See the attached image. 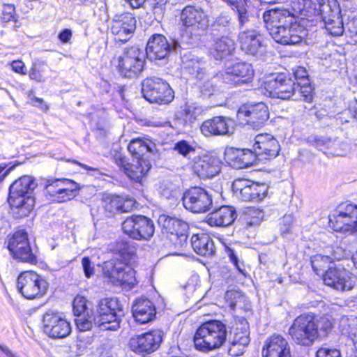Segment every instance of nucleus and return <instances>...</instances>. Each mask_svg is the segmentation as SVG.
<instances>
[{"instance_id":"obj_1","label":"nucleus","mask_w":357,"mask_h":357,"mask_svg":"<svg viewBox=\"0 0 357 357\" xmlns=\"http://www.w3.org/2000/svg\"><path fill=\"white\" fill-rule=\"evenodd\" d=\"M116 250L122 261L111 260L105 264L103 273L114 285L132 288L136 284L135 271L127 263L135 254V247L126 241L116 243Z\"/></svg>"},{"instance_id":"obj_2","label":"nucleus","mask_w":357,"mask_h":357,"mask_svg":"<svg viewBox=\"0 0 357 357\" xmlns=\"http://www.w3.org/2000/svg\"><path fill=\"white\" fill-rule=\"evenodd\" d=\"M123 315L119 300L116 298H106L99 301L93 320L101 331H116L120 328Z\"/></svg>"},{"instance_id":"obj_3","label":"nucleus","mask_w":357,"mask_h":357,"mask_svg":"<svg viewBox=\"0 0 357 357\" xmlns=\"http://www.w3.org/2000/svg\"><path fill=\"white\" fill-rule=\"evenodd\" d=\"M37 184L35 179L24 176L14 181L9 188L8 202L12 207L19 208L23 215H27L33 209L34 199L30 196Z\"/></svg>"},{"instance_id":"obj_4","label":"nucleus","mask_w":357,"mask_h":357,"mask_svg":"<svg viewBox=\"0 0 357 357\" xmlns=\"http://www.w3.org/2000/svg\"><path fill=\"white\" fill-rule=\"evenodd\" d=\"M146 54L143 49L137 46L126 48L122 54L114 57L112 64L119 74L126 77L138 76L144 69Z\"/></svg>"},{"instance_id":"obj_5","label":"nucleus","mask_w":357,"mask_h":357,"mask_svg":"<svg viewBox=\"0 0 357 357\" xmlns=\"http://www.w3.org/2000/svg\"><path fill=\"white\" fill-rule=\"evenodd\" d=\"M195 347L202 351L220 347L223 344V324L217 320L204 323L194 336Z\"/></svg>"},{"instance_id":"obj_6","label":"nucleus","mask_w":357,"mask_h":357,"mask_svg":"<svg viewBox=\"0 0 357 357\" xmlns=\"http://www.w3.org/2000/svg\"><path fill=\"white\" fill-rule=\"evenodd\" d=\"M329 226L335 231H357V205L350 203L340 204L335 213L330 215Z\"/></svg>"},{"instance_id":"obj_7","label":"nucleus","mask_w":357,"mask_h":357,"mask_svg":"<svg viewBox=\"0 0 357 357\" xmlns=\"http://www.w3.org/2000/svg\"><path fill=\"white\" fill-rule=\"evenodd\" d=\"M144 98L151 103L168 104L174 99V91L169 84L156 77L145 79L142 82Z\"/></svg>"},{"instance_id":"obj_8","label":"nucleus","mask_w":357,"mask_h":357,"mask_svg":"<svg viewBox=\"0 0 357 357\" xmlns=\"http://www.w3.org/2000/svg\"><path fill=\"white\" fill-rule=\"evenodd\" d=\"M289 335L298 344L309 346L317 338L314 316L303 314L298 316L289 328Z\"/></svg>"},{"instance_id":"obj_9","label":"nucleus","mask_w":357,"mask_h":357,"mask_svg":"<svg viewBox=\"0 0 357 357\" xmlns=\"http://www.w3.org/2000/svg\"><path fill=\"white\" fill-rule=\"evenodd\" d=\"M47 282L33 271H25L18 276L17 288L28 299L43 296L47 291Z\"/></svg>"},{"instance_id":"obj_10","label":"nucleus","mask_w":357,"mask_h":357,"mask_svg":"<svg viewBox=\"0 0 357 357\" xmlns=\"http://www.w3.org/2000/svg\"><path fill=\"white\" fill-rule=\"evenodd\" d=\"M255 71L251 63L238 59L225 62V83L238 86L251 82Z\"/></svg>"},{"instance_id":"obj_11","label":"nucleus","mask_w":357,"mask_h":357,"mask_svg":"<svg viewBox=\"0 0 357 357\" xmlns=\"http://www.w3.org/2000/svg\"><path fill=\"white\" fill-rule=\"evenodd\" d=\"M78 184L69 179L51 178L45 182V194L52 202L61 203L74 198L77 192Z\"/></svg>"},{"instance_id":"obj_12","label":"nucleus","mask_w":357,"mask_h":357,"mask_svg":"<svg viewBox=\"0 0 357 357\" xmlns=\"http://www.w3.org/2000/svg\"><path fill=\"white\" fill-rule=\"evenodd\" d=\"M123 232L135 240H149L155 231L153 222L144 215H132L122 223Z\"/></svg>"},{"instance_id":"obj_13","label":"nucleus","mask_w":357,"mask_h":357,"mask_svg":"<svg viewBox=\"0 0 357 357\" xmlns=\"http://www.w3.org/2000/svg\"><path fill=\"white\" fill-rule=\"evenodd\" d=\"M7 248L13 257L23 262L34 264L37 262L32 252L27 233L24 229L15 231L10 238Z\"/></svg>"},{"instance_id":"obj_14","label":"nucleus","mask_w":357,"mask_h":357,"mask_svg":"<svg viewBox=\"0 0 357 357\" xmlns=\"http://www.w3.org/2000/svg\"><path fill=\"white\" fill-rule=\"evenodd\" d=\"M43 329L45 334L53 339L65 338L72 331L70 322L58 312L52 310H49L44 314Z\"/></svg>"},{"instance_id":"obj_15","label":"nucleus","mask_w":357,"mask_h":357,"mask_svg":"<svg viewBox=\"0 0 357 357\" xmlns=\"http://www.w3.org/2000/svg\"><path fill=\"white\" fill-rule=\"evenodd\" d=\"M264 87L273 98L287 100L296 94L295 80L283 73L268 79L265 82Z\"/></svg>"},{"instance_id":"obj_16","label":"nucleus","mask_w":357,"mask_h":357,"mask_svg":"<svg viewBox=\"0 0 357 357\" xmlns=\"http://www.w3.org/2000/svg\"><path fill=\"white\" fill-rule=\"evenodd\" d=\"M231 190L234 195L245 202H258L266 197L268 186L264 183H256L248 180L238 179L233 182Z\"/></svg>"},{"instance_id":"obj_17","label":"nucleus","mask_w":357,"mask_h":357,"mask_svg":"<svg viewBox=\"0 0 357 357\" xmlns=\"http://www.w3.org/2000/svg\"><path fill=\"white\" fill-rule=\"evenodd\" d=\"M183 206L195 213H204L210 208L212 199L208 192L200 187L187 190L183 196Z\"/></svg>"},{"instance_id":"obj_18","label":"nucleus","mask_w":357,"mask_h":357,"mask_svg":"<svg viewBox=\"0 0 357 357\" xmlns=\"http://www.w3.org/2000/svg\"><path fill=\"white\" fill-rule=\"evenodd\" d=\"M136 28V20L132 13L115 15L110 22V31L116 41L127 42Z\"/></svg>"},{"instance_id":"obj_19","label":"nucleus","mask_w":357,"mask_h":357,"mask_svg":"<svg viewBox=\"0 0 357 357\" xmlns=\"http://www.w3.org/2000/svg\"><path fill=\"white\" fill-rule=\"evenodd\" d=\"M163 332L160 330H153L130 338V349L138 354L151 353L156 351L162 341Z\"/></svg>"},{"instance_id":"obj_20","label":"nucleus","mask_w":357,"mask_h":357,"mask_svg":"<svg viewBox=\"0 0 357 357\" xmlns=\"http://www.w3.org/2000/svg\"><path fill=\"white\" fill-rule=\"evenodd\" d=\"M270 34L275 42L282 45H297L307 36V30L296 22L282 28L275 27Z\"/></svg>"},{"instance_id":"obj_21","label":"nucleus","mask_w":357,"mask_h":357,"mask_svg":"<svg viewBox=\"0 0 357 357\" xmlns=\"http://www.w3.org/2000/svg\"><path fill=\"white\" fill-rule=\"evenodd\" d=\"M263 20L269 33L273 28H282L298 22V17L287 8L278 7L266 10Z\"/></svg>"},{"instance_id":"obj_22","label":"nucleus","mask_w":357,"mask_h":357,"mask_svg":"<svg viewBox=\"0 0 357 357\" xmlns=\"http://www.w3.org/2000/svg\"><path fill=\"white\" fill-rule=\"evenodd\" d=\"M114 160L116 164L123 168L128 177L136 182H140L151 167L150 162L146 158L133 159L132 163H128L125 157L116 154Z\"/></svg>"},{"instance_id":"obj_23","label":"nucleus","mask_w":357,"mask_h":357,"mask_svg":"<svg viewBox=\"0 0 357 357\" xmlns=\"http://www.w3.org/2000/svg\"><path fill=\"white\" fill-rule=\"evenodd\" d=\"M238 116L254 128L261 126L268 119V111L266 105L258 102L255 105H243L238 111Z\"/></svg>"},{"instance_id":"obj_24","label":"nucleus","mask_w":357,"mask_h":357,"mask_svg":"<svg viewBox=\"0 0 357 357\" xmlns=\"http://www.w3.org/2000/svg\"><path fill=\"white\" fill-rule=\"evenodd\" d=\"M280 149L278 141L271 134H259L255 138L253 150L259 156V160L274 158L278 155Z\"/></svg>"},{"instance_id":"obj_25","label":"nucleus","mask_w":357,"mask_h":357,"mask_svg":"<svg viewBox=\"0 0 357 357\" xmlns=\"http://www.w3.org/2000/svg\"><path fill=\"white\" fill-rule=\"evenodd\" d=\"M325 284L337 291L351 290L355 283V278L345 269L330 268L324 275Z\"/></svg>"},{"instance_id":"obj_26","label":"nucleus","mask_w":357,"mask_h":357,"mask_svg":"<svg viewBox=\"0 0 357 357\" xmlns=\"http://www.w3.org/2000/svg\"><path fill=\"white\" fill-rule=\"evenodd\" d=\"M238 38L241 50L247 54L255 56L262 55L265 47L259 32L255 29H246L240 32Z\"/></svg>"},{"instance_id":"obj_27","label":"nucleus","mask_w":357,"mask_h":357,"mask_svg":"<svg viewBox=\"0 0 357 357\" xmlns=\"http://www.w3.org/2000/svg\"><path fill=\"white\" fill-rule=\"evenodd\" d=\"M262 357H291L290 345L282 335H273L264 342Z\"/></svg>"},{"instance_id":"obj_28","label":"nucleus","mask_w":357,"mask_h":357,"mask_svg":"<svg viewBox=\"0 0 357 357\" xmlns=\"http://www.w3.org/2000/svg\"><path fill=\"white\" fill-rule=\"evenodd\" d=\"M183 25L190 28L192 31L204 30L208 26V19L204 12L194 6L185 7L181 14Z\"/></svg>"},{"instance_id":"obj_29","label":"nucleus","mask_w":357,"mask_h":357,"mask_svg":"<svg viewBox=\"0 0 357 357\" xmlns=\"http://www.w3.org/2000/svg\"><path fill=\"white\" fill-rule=\"evenodd\" d=\"M193 169L201 178H212L220 172L221 162L215 156L205 155L195 162Z\"/></svg>"},{"instance_id":"obj_30","label":"nucleus","mask_w":357,"mask_h":357,"mask_svg":"<svg viewBox=\"0 0 357 357\" xmlns=\"http://www.w3.org/2000/svg\"><path fill=\"white\" fill-rule=\"evenodd\" d=\"M171 46L167 38L161 34L152 36L146 45V56L151 61L165 59L169 53Z\"/></svg>"},{"instance_id":"obj_31","label":"nucleus","mask_w":357,"mask_h":357,"mask_svg":"<svg viewBox=\"0 0 357 357\" xmlns=\"http://www.w3.org/2000/svg\"><path fill=\"white\" fill-rule=\"evenodd\" d=\"M132 316L135 321L141 324L153 321L156 314L153 303L146 298H138L132 307Z\"/></svg>"},{"instance_id":"obj_32","label":"nucleus","mask_w":357,"mask_h":357,"mask_svg":"<svg viewBox=\"0 0 357 357\" xmlns=\"http://www.w3.org/2000/svg\"><path fill=\"white\" fill-rule=\"evenodd\" d=\"M158 222L163 233L182 235L188 229L186 222L165 214L159 216Z\"/></svg>"},{"instance_id":"obj_33","label":"nucleus","mask_w":357,"mask_h":357,"mask_svg":"<svg viewBox=\"0 0 357 357\" xmlns=\"http://www.w3.org/2000/svg\"><path fill=\"white\" fill-rule=\"evenodd\" d=\"M191 244L194 251L202 256H211L215 252L213 242L206 234L192 235Z\"/></svg>"},{"instance_id":"obj_34","label":"nucleus","mask_w":357,"mask_h":357,"mask_svg":"<svg viewBox=\"0 0 357 357\" xmlns=\"http://www.w3.org/2000/svg\"><path fill=\"white\" fill-rule=\"evenodd\" d=\"M155 144L148 138H136L128 144V149L135 157V160L145 158L144 156L149 152H153Z\"/></svg>"},{"instance_id":"obj_35","label":"nucleus","mask_w":357,"mask_h":357,"mask_svg":"<svg viewBox=\"0 0 357 357\" xmlns=\"http://www.w3.org/2000/svg\"><path fill=\"white\" fill-rule=\"evenodd\" d=\"M245 333V337L250 340L248 322L245 318L240 317L238 319H235V323L229 332L225 328V342L228 340V341L241 342L240 338L243 337V334Z\"/></svg>"},{"instance_id":"obj_36","label":"nucleus","mask_w":357,"mask_h":357,"mask_svg":"<svg viewBox=\"0 0 357 357\" xmlns=\"http://www.w3.org/2000/svg\"><path fill=\"white\" fill-rule=\"evenodd\" d=\"M314 15H321L322 21L340 15V10L336 0H319Z\"/></svg>"},{"instance_id":"obj_37","label":"nucleus","mask_w":357,"mask_h":357,"mask_svg":"<svg viewBox=\"0 0 357 357\" xmlns=\"http://www.w3.org/2000/svg\"><path fill=\"white\" fill-rule=\"evenodd\" d=\"M200 130L206 137L223 135V117L215 116L204 121Z\"/></svg>"},{"instance_id":"obj_38","label":"nucleus","mask_w":357,"mask_h":357,"mask_svg":"<svg viewBox=\"0 0 357 357\" xmlns=\"http://www.w3.org/2000/svg\"><path fill=\"white\" fill-rule=\"evenodd\" d=\"M339 330L343 335L352 340H357V317L342 316L339 321Z\"/></svg>"},{"instance_id":"obj_39","label":"nucleus","mask_w":357,"mask_h":357,"mask_svg":"<svg viewBox=\"0 0 357 357\" xmlns=\"http://www.w3.org/2000/svg\"><path fill=\"white\" fill-rule=\"evenodd\" d=\"M231 9L237 14L240 26L249 21L247 0H225Z\"/></svg>"},{"instance_id":"obj_40","label":"nucleus","mask_w":357,"mask_h":357,"mask_svg":"<svg viewBox=\"0 0 357 357\" xmlns=\"http://www.w3.org/2000/svg\"><path fill=\"white\" fill-rule=\"evenodd\" d=\"M225 299L229 303L231 310H241L245 307V297L241 292L235 290L227 291Z\"/></svg>"},{"instance_id":"obj_41","label":"nucleus","mask_w":357,"mask_h":357,"mask_svg":"<svg viewBox=\"0 0 357 357\" xmlns=\"http://www.w3.org/2000/svg\"><path fill=\"white\" fill-rule=\"evenodd\" d=\"M332 259L328 256L316 255L311 257V264L314 271L317 275H323L330 268L332 264Z\"/></svg>"},{"instance_id":"obj_42","label":"nucleus","mask_w":357,"mask_h":357,"mask_svg":"<svg viewBox=\"0 0 357 357\" xmlns=\"http://www.w3.org/2000/svg\"><path fill=\"white\" fill-rule=\"evenodd\" d=\"M264 216V213L262 210L256 208H247L244 211L243 220L248 228L259 225Z\"/></svg>"},{"instance_id":"obj_43","label":"nucleus","mask_w":357,"mask_h":357,"mask_svg":"<svg viewBox=\"0 0 357 357\" xmlns=\"http://www.w3.org/2000/svg\"><path fill=\"white\" fill-rule=\"evenodd\" d=\"M326 30L329 34L334 36H341L344 31L347 32L346 25H343V22L339 15L336 17H332L324 21Z\"/></svg>"},{"instance_id":"obj_44","label":"nucleus","mask_w":357,"mask_h":357,"mask_svg":"<svg viewBox=\"0 0 357 357\" xmlns=\"http://www.w3.org/2000/svg\"><path fill=\"white\" fill-rule=\"evenodd\" d=\"M121 197L112 195L105 197L102 202V207L105 209V215L112 216L116 213H121Z\"/></svg>"},{"instance_id":"obj_45","label":"nucleus","mask_w":357,"mask_h":357,"mask_svg":"<svg viewBox=\"0 0 357 357\" xmlns=\"http://www.w3.org/2000/svg\"><path fill=\"white\" fill-rule=\"evenodd\" d=\"M314 324L317 331V338L326 337L333 327V320L328 316H322L319 318L314 317Z\"/></svg>"},{"instance_id":"obj_46","label":"nucleus","mask_w":357,"mask_h":357,"mask_svg":"<svg viewBox=\"0 0 357 357\" xmlns=\"http://www.w3.org/2000/svg\"><path fill=\"white\" fill-rule=\"evenodd\" d=\"M50 71L49 67L43 63H34L29 72L30 79L37 82H43L47 78V73Z\"/></svg>"},{"instance_id":"obj_47","label":"nucleus","mask_w":357,"mask_h":357,"mask_svg":"<svg viewBox=\"0 0 357 357\" xmlns=\"http://www.w3.org/2000/svg\"><path fill=\"white\" fill-rule=\"evenodd\" d=\"M240 157V162L235 164L236 169H243L250 167L256 162L257 158H259V156L255 153L253 149L252 150L241 149Z\"/></svg>"},{"instance_id":"obj_48","label":"nucleus","mask_w":357,"mask_h":357,"mask_svg":"<svg viewBox=\"0 0 357 357\" xmlns=\"http://www.w3.org/2000/svg\"><path fill=\"white\" fill-rule=\"evenodd\" d=\"M241 342L229 341L230 346L228 349V354L231 356H239L244 353L245 347L249 344L250 340L245 337V333L240 338Z\"/></svg>"},{"instance_id":"obj_49","label":"nucleus","mask_w":357,"mask_h":357,"mask_svg":"<svg viewBox=\"0 0 357 357\" xmlns=\"http://www.w3.org/2000/svg\"><path fill=\"white\" fill-rule=\"evenodd\" d=\"M296 94L294 100L299 99V98H302L303 100L307 102H312L313 99L312 95V88L308 84V82H305L303 86H301V83H298L296 86Z\"/></svg>"},{"instance_id":"obj_50","label":"nucleus","mask_w":357,"mask_h":357,"mask_svg":"<svg viewBox=\"0 0 357 357\" xmlns=\"http://www.w3.org/2000/svg\"><path fill=\"white\" fill-rule=\"evenodd\" d=\"M241 154V149L227 147L225 149V160L229 166L235 168V164L240 162Z\"/></svg>"},{"instance_id":"obj_51","label":"nucleus","mask_w":357,"mask_h":357,"mask_svg":"<svg viewBox=\"0 0 357 357\" xmlns=\"http://www.w3.org/2000/svg\"><path fill=\"white\" fill-rule=\"evenodd\" d=\"M206 222L211 227H221L223 226V212L222 207L209 213Z\"/></svg>"},{"instance_id":"obj_52","label":"nucleus","mask_w":357,"mask_h":357,"mask_svg":"<svg viewBox=\"0 0 357 357\" xmlns=\"http://www.w3.org/2000/svg\"><path fill=\"white\" fill-rule=\"evenodd\" d=\"M73 312L77 317L86 314L88 315L86 299L83 296H76L73 301Z\"/></svg>"},{"instance_id":"obj_53","label":"nucleus","mask_w":357,"mask_h":357,"mask_svg":"<svg viewBox=\"0 0 357 357\" xmlns=\"http://www.w3.org/2000/svg\"><path fill=\"white\" fill-rule=\"evenodd\" d=\"M174 150L185 158H189L191 153L195 152V149L185 140L178 141L175 144Z\"/></svg>"},{"instance_id":"obj_54","label":"nucleus","mask_w":357,"mask_h":357,"mask_svg":"<svg viewBox=\"0 0 357 357\" xmlns=\"http://www.w3.org/2000/svg\"><path fill=\"white\" fill-rule=\"evenodd\" d=\"M225 253L227 254V257L229 259V261L234 265L238 271L243 275H245V271L242 267L243 266V263L240 262L238 260V257L235 252V251L231 248L227 246L225 244Z\"/></svg>"},{"instance_id":"obj_55","label":"nucleus","mask_w":357,"mask_h":357,"mask_svg":"<svg viewBox=\"0 0 357 357\" xmlns=\"http://www.w3.org/2000/svg\"><path fill=\"white\" fill-rule=\"evenodd\" d=\"M294 224V217L291 214L284 215L280 221V231L284 236L291 232Z\"/></svg>"},{"instance_id":"obj_56","label":"nucleus","mask_w":357,"mask_h":357,"mask_svg":"<svg viewBox=\"0 0 357 357\" xmlns=\"http://www.w3.org/2000/svg\"><path fill=\"white\" fill-rule=\"evenodd\" d=\"M223 43L220 38L215 41L210 48V55L217 61H222L223 58Z\"/></svg>"},{"instance_id":"obj_57","label":"nucleus","mask_w":357,"mask_h":357,"mask_svg":"<svg viewBox=\"0 0 357 357\" xmlns=\"http://www.w3.org/2000/svg\"><path fill=\"white\" fill-rule=\"evenodd\" d=\"M81 264L85 277L87 278H91L95 273L93 262L89 257H84L82 259Z\"/></svg>"},{"instance_id":"obj_58","label":"nucleus","mask_w":357,"mask_h":357,"mask_svg":"<svg viewBox=\"0 0 357 357\" xmlns=\"http://www.w3.org/2000/svg\"><path fill=\"white\" fill-rule=\"evenodd\" d=\"M236 218V209L233 206H225V227L231 225Z\"/></svg>"},{"instance_id":"obj_59","label":"nucleus","mask_w":357,"mask_h":357,"mask_svg":"<svg viewBox=\"0 0 357 357\" xmlns=\"http://www.w3.org/2000/svg\"><path fill=\"white\" fill-rule=\"evenodd\" d=\"M121 213L128 212L131 211L137 204L134 199L128 197H121Z\"/></svg>"},{"instance_id":"obj_60","label":"nucleus","mask_w":357,"mask_h":357,"mask_svg":"<svg viewBox=\"0 0 357 357\" xmlns=\"http://www.w3.org/2000/svg\"><path fill=\"white\" fill-rule=\"evenodd\" d=\"M75 323L77 328L81 331H88L92 327V321L85 319L84 317H78V318L75 319Z\"/></svg>"},{"instance_id":"obj_61","label":"nucleus","mask_w":357,"mask_h":357,"mask_svg":"<svg viewBox=\"0 0 357 357\" xmlns=\"http://www.w3.org/2000/svg\"><path fill=\"white\" fill-rule=\"evenodd\" d=\"M317 357H341V355L337 349L320 348L317 351Z\"/></svg>"},{"instance_id":"obj_62","label":"nucleus","mask_w":357,"mask_h":357,"mask_svg":"<svg viewBox=\"0 0 357 357\" xmlns=\"http://www.w3.org/2000/svg\"><path fill=\"white\" fill-rule=\"evenodd\" d=\"M347 32L350 36L354 38L355 42L357 43V17H354L351 21L346 24Z\"/></svg>"},{"instance_id":"obj_63","label":"nucleus","mask_w":357,"mask_h":357,"mask_svg":"<svg viewBox=\"0 0 357 357\" xmlns=\"http://www.w3.org/2000/svg\"><path fill=\"white\" fill-rule=\"evenodd\" d=\"M15 8L13 4H5L3 8V19L5 21H10L14 17Z\"/></svg>"},{"instance_id":"obj_64","label":"nucleus","mask_w":357,"mask_h":357,"mask_svg":"<svg viewBox=\"0 0 357 357\" xmlns=\"http://www.w3.org/2000/svg\"><path fill=\"white\" fill-rule=\"evenodd\" d=\"M236 50L235 43V34L229 37L225 38V53L228 52L229 54H231L232 52Z\"/></svg>"}]
</instances>
